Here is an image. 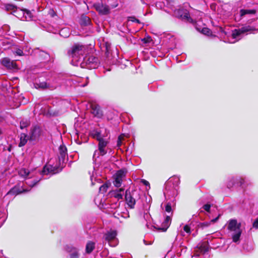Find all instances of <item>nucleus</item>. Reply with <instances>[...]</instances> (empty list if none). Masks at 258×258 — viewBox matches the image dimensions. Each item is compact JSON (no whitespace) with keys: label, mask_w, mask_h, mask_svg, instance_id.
Here are the masks:
<instances>
[{"label":"nucleus","mask_w":258,"mask_h":258,"mask_svg":"<svg viewBox=\"0 0 258 258\" xmlns=\"http://www.w3.org/2000/svg\"><path fill=\"white\" fill-rule=\"evenodd\" d=\"M90 178H91V182H92V184H94V182H93V177L91 176Z\"/></svg>","instance_id":"864d4df0"},{"label":"nucleus","mask_w":258,"mask_h":258,"mask_svg":"<svg viewBox=\"0 0 258 258\" xmlns=\"http://www.w3.org/2000/svg\"><path fill=\"white\" fill-rule=\"evenodd\" d=\"M202 33L204 34L209 35L211 34V30L208 28H204L202 30Z\"/></svg>","instance_id":"e433bc0d"},{"label":"nucleus","mask_w":258,"mask_h":258,"mask_svg":"<svg viewBox=\"0 0 258 258\" xmlns=\"http://www.w3.org/2000/svg\"><path fill=\"white\" fill-rule=\"evenodd\" d=\"M20 143L19 144V147H22L25 145L28 140H29V136H27L24 133H22L20 135Z\"/></svg>","instance_id":"393cba45"},{"label":"nucleus","mask_w":258,"mask_h":258,"mask_svg":"<svg viewBox=\"0 0 258 258\" xmlns=\"http://www.w3.org/2000/svg\"><path fill=\"white\" fill-rule=\"evenodd\" d=\"M96 10L99 12V13L103 15H107L109 13L110 9L108 6L101 4H98L96 6Z\"/></svg>","instance_id":"6ab92c4d"},{"label":"nucleus","mask_w":258,"mask_h":258,"mask_svg":"<svg viewBox=\"0 0 258 258\" xmlns=\"http://www.w3.org/2000/svg\"><path fill=\"white\" fill-rule=\"evenodd\" d=\"M24 13V21H29L32 20L33 15L30 11L25 9Z\"/></svg>","instance_id":"c85d7f7f"},{"label":"nucleus","mask_w":258,"mask_h":258,"mask_svg":"<svg viewBox=\"0 0 258 258\" xmlns=\"http://www.w3.org/2000/svg\"><path fill=\"white\" fill-rule=\"evenodd\" d=\"M70 34V32L68 28H63L61 29L59 31L60 35L64 38H67L68 37H69Z\"/></svg>","instance_id":"7c9ffc66"},{"label":"nucleus","mask_w":258,"mask_h":258,"mask_svg":"<svg viewBox=\"0 0 258 258\" xmlns=\"http://www.w3.org/2000/svg\"><path fill=\"white\" fill-rule=\"evenodd\" d=\"M171 218L170 216H166L161 224L160 226L156 225L154 226V227L158 230H162L163 231H165L167 230V228L169 227L171 224Z\"/></svg>","instance_id":"ddd939ff"},{"label":"nucleus","mask_w":258,"mask_h":258,"mask_svg":"<svg viewBox=\"0 0 258 258\" xmlns=\"http://www.w3.org/2000/svg\"><path fill=\"white\" fill-rule=\"evenodd\" d=\"M142 182L146 185H149V183L148 182V181H146V180H143L142 181Z\"/></svg>","instance_id":"de8ad7c7"},{"label":"nucleus","mask_w":258,"mask_h":258,"mask_svg":"<svg viewBox=\"0 0 258 258\" xmlns=\"http://www.w3.org/2000/svg\"><path fill=\"white\" fill-rule=\"evenodd\" d=\"M125 176V173L122 170H119L113 175V184L115 187L121 186L123 178Z\"/></svg>","instance_id":"9d476101"},{"label":"nucleus","mask_w":258,"mask_h":258,"mask_svg":"<svg viewBox=\"0 0 258 258\" xmlns=\"http://www.w3.org/2000/svg\"><path fill=\"white\" fill-rule=\"evenodd\" d=\"M83 61L91 68H96L98 67V58L94 56H90L83 58Z\"/></svg>","instance_id":"f8f14e48"},{"label":"nucleus","mask_w":258,"mask_h":258,"mask_svg":"<svg viewBox=\"0 0 258 258\" xmlns=\"http://www.w3.org/2000/svg\"><path fill=\"white\" fill-rule=\"evenodd\" d=\"M143 217H144L145 221L146 222V226L148 228H149V227H150L149 223H150L151 219L150 215L148 213H146L144 214Z\"/></svg>","instance_id":"473e14b6"},{"label":"nucleus","mask_w":258,"mask_h":258,"mask_svg":"<svg viewBox=\"0 0 258 258\" xmlns=\"http://www.w3.org/2000/svg\"><path fill=\"white\" fill-rule=\"evenodd\" d=\"M125 199L127 205L131 208H134L136 204V200L133 198V195L127 190L125 191Z\"/></svg>","instance_id":"f3484780"},{"label":"nucleus","mask_w":258,"mask_h":258,"mask_svg":"<svg viewBox=\"0 0 258 258\" xmlns=\"http://www.w3.org/2000/svg\"><path fill=\"white\" fill-rule=\"evenodd\" d=\"M109 141L110 139H106L105 141H101L98 142V149L94 151L93 156V160L94 162H97V159L100 156H103L107 153Z\"/></svg>","instance_id":"20e7f679"},{"label":"nucleus","mask_w":258,"mask_h":258,"mask_svg":"<svg viewBox=\"0 0 258 258\" xmlns=\"http://www.w3.org/2000/svg\"><path fill=\"white\" fill-rule=\"evenodd\" d=\"M91 113L98 118H101L103 115L102 111L100 106L96 104L92 105Z\"/></svg>","instance_id":"a211bd4d"},{"label":"nucleus","mask_w":258,"mask_h":258,"mask_svg":"<svg viewBox=\"0 0 258 258\" xmlns=\"http://www.w3.org/2000/svg\"><path fill=\"white\" fill-rule=\"evenodd\" d=\"M219 217V216H218L217 217L211 220V222L214 223V222H216L217 221V220L218 219Z\"/></svg>","instance_id":"49530a36"},{"label":"nucleus","mask_w":258,"mask_h":258,"mask_svg":"<svg viewBox=\"0 0 258 258\" xmlns=\"http://www.w3.org/2000/svg\"><path fill=\"white\" fill-rule=\"evenodd\" d=\"M179 183L180 179L178 176H173L170 177L165 184L164 195L172 197L177 195Z\"/></svg>","instance_id":"f257e3e1"},{"label":"nucleus","mask_w":258,"mask_h":258,"mask_svg":"<svg viewBox=\"0 0 258 258\" xmlns=\"http://www.w3.org/2000/svg\"><path fill=\"white\" fill-rule=\"evenodd\" d=\"M5 8L7 11H11V14L13 15L14 11L17 8L14 5L12 4H7L5 6Z\"/></svg>","instance_id":"72a5a7b5"},{"label":"nucleus","mask_w":258,"mask_h":258,"mask_svg":"<svg viewBox=\"0 0 258 258\" xmlns=\"http://www.w3.org/2000/svg\"><path fill=\"white\" fill-rule=\"evenodd\" d=\"M124 195V189L120 188L119 189L112 191L111 195L117 200H121L123 198Z\"/></svg>","instance_id":"aec40b11"},{"label":"nucleus","mask_w":258,"mask_h":258,"mask_svg":"<svg viewBox=\"0 0 258 258\" xmlns=\"http://www.w3.org/2000/svg\"><path fill=\"white\" fill-rule=\"evenodd\" d=\"M2 63L3 66L9 69H17V66L15 61L11 60L8 57H5L2 60Z\"/></svg>","instance_id":"dca6fc26"},{"label":"nucleus","mask_w":258,"mask_h":258,"mask_svg":"<svg viewBox=\"0 0 258 258\" xmlns=\"http://www.w3.org/2000/svg\"><path fill=\"white\" fill-rule=\"evenodd\" d=\"M253 227L256 229L258 228V218L253 222Z\"/></svg>","instance_id":"a18cd8bd"},{"label":"nucleus","mask_w":258,"mask_h":258,"mask_svg":"<svg viewBox=\"0 0 258 258\" xmlns=\"http://www.w3.org/2000/svg\"><path fill=\"white\" fill-rule=\"evenodd\" d=\"M122 139V137H121V136H119L118 137V140H117V145L118 147H119L120 146H121Z\"/></svg>","instance_id":"c03bdc74"},{"label":"nucleus","mask_w":258,"mask_h":258,"mask_svg":"<svg viewBox=\"0 0 258 258\" xmlns=\"http://www.w3.org/2000/svg\"><path fill=\"white\" fill-rule=\"evenodd\" d=\"M35 87L37 89H51V87L50 85L45 82H36L34 84Z\"/></svg>","instance_id":"5701e85b"},{"label":"nucleus","mask_w":258,"mask_h":258,"mask_svg":"<svg viewBox=\"0 0 258 258\" xmlns=\"http://www.w3.org/2000/svg\"><path fill=\"white\" fill-rule=\"evenodd\" d=\"M58 172V168L56 166H53L50 163L47 164L42 171V174H48L49 173L54 174Z\"/></svg>","instance_id":"2eb2a0df"},{"label":"nucleus","mask_w":258,"mask_h":258,"mask_svg":"<svg viewBox=\"0 0 258 258\" xmlns=\"http://www.w3.org/2000/svg\"><path fill=\"white\" fill-rule=\"evenodd\" d=\"M90 19L88 17L83 15L81 17L80 23L82 25L87 26L90 24Z\"/></svg>","instance_id":"cd10ccee"},{"label":"nucleus","mask_w":258,"mask_h":258,"mask_svg":"<svg viewBox=\"0 0 258 258\" xmlns=\"http://www.w3.org/2000/svg\"><path fill=\"white\" fill-rule=\"evenodd\" d=\"M2 134L1 130H0V135Z\"/></svg>","instance_id":"4d7b16f0"},{"label":"nucleus","mask_w":258,"mask_h":258,"mask_svg":"<svg viewBox=\"0 0 258 258\" xmlns=\"http://www.w3.org/2000/svg\"><path fill=\"white\" fill-rule=\"evenodd\" d=\"M39 181V180L35 179L32 180L31 182H27V184H28L30 186L33 187Z\"/></svg>","instance_id":"ea45409f"},{"label":"nucleus","mask_w":258,"mask_h":258,"mask_svg":"<svg viewBox=\"0 0 258 258\" xmlns=\"http://www.w3.org/2000/svg\"><path fill=\"white\" fill-rule=\"evenodd\" d=\"M95 248V243L92 241H89L87 243L86 246V252L91 253Z\"/></svg>","instance_id":"c756f323"},{"label":"nucleus","mask_w":258,"mask_h":258,"mask_svg":"<svg viewBox=\"0 0 258 258\" xmlns=\"http://www.w3.org/2000/svg\"><path fill=\"white\" fill-rule=\"evenodd\" d=\"M240 227L241 224L237 223L235 219L230 220L227 223V230L234 242H237L239 240L242 233Z\"/></svg>","instance_id":"f03ea898"},{"label":"nucleus","mask_w":258,"mask_h":258,"mask_svg":"<svg viewBox=\"0 0 258 258\" xmlns=\"http://www.w3.org/2000/svg\"><path fill=\"white\" fill-rule=\"evenodd\" d=\"M185 233H186L188 235H189L191 233L190 227L188 224L184 225L183 227V230H181L180 231V234L182 236H184L185 235Z\"/></svg>","instance_id":"bb28decb"},{"label":"nucleus","mask_w":258,"mask_h":258,"mask_svg":"<svg viewBox=\"0 0 258 258\" xmlns=\"http://www.w3.org/2000/svg\"><path fill=\"white\" fill-rule=\"evenodd\" d=\"M197 13H198V14L200 16L203 14L202 12L200 11H197Z\"/></svg>","instance_id":"09e8293b"},{"label":"nucleus","mask_w":258,"mask_h":258,"mask_svg":"<svg viewBox=\"0 0 258 258\" xmlns=\"http://www.w3.org/2000/svg\"><path fill=\"white\" fill-rule=\"evenodd\" d=\"M171 204L169 203H168L166 206H165V211L168 213L170 212L171 211Z\"/></svg>","instance_id":"a19ab883"},{"label":"nucleus","mask_w":258,"mask_h":258,"mask_svg":"<svg viewBox=\"0 0 258 258\" xmlns=\"http://www.w3.org/2000/svg\"><path fill=\"white\" fill-rule=\"evenodd\" d=\"M48 14L50 17H53L55 15V13L52 9H49L48 12Z\"/></svg>","instance_id":"79ce46f5"},{"label":"nucleus","mask_w":258,"mask_h":258,"mask_svg":"<svg viewBox=\"0 0 258 258\" xmlns=\"http://www.w3.org/2000/svg\"><path fill=\"white\" fill-rule=\"evenodd\" d=\"M29 122L27 120H22L20 122V128L21 129L24 128L28 126Z\"/></svg>","instance_id":"c9c22d12"},{"label":"nucleus","mask_w":258,"mask_h":258,"mask_svg":"<svg viewBox=\"0 0 258 258\" xmlns=\"http://www.w3.org/2000/svg\"><path fill=\"white\" fill-rule=\"evenodd\" d=\"M86 47L85 45L76 43L73 45L68 51L69 56L73 58L75 61H79L84 58V55L86 52Z\"/></svg>","instance_id":"7ed1b4c3"},{"label":"nucleus","mask_w":258,"mask_h":258,"mask_svg":"<svg viewBox=\"0 0 258 258\" xmlns=\"http://www.w3.org/2000/svg\"><path fill=\"white\" fill-rule=\"evenodd\" d=\"M40 55L44 58V59H48L49 57V54L44 52V51H40Z\"/></svg>","instance_id":"58836bf2"},{"label":"nucleus","mask_w":258,"mask_h":258,"mask_svg":"<svg viewBox=\"0 0 258 258\" xmlns=\"http://www.w3.org/2000/svg\"><path fill=\"white\" fill-rule=\"evenodd\" d=\"M255 13L254 10H244L242 9L240 11V15L242 17L246 14H254Z\"/></svg>","instance_id":"2f4dec72"},{"label":"nucleus","mask_w":258,"mask_h":258,"mask_svg":"<svg viewBox=\"0 0 258 258\" xmlns=\"http://www.w3.org/2000/svg\"><path fill=\"white\" fill-rule=\"evenodd\" d=\"M25 9H21L20 8H17L15 11H14L13 15L17 17L18 19L24 21Z\"/></svg>","instance_id":"4be33fe9"},{"label":"nucleus","mask_w":258,"mask_h":258,"mask_svg":"<svg viewBox=\"0 0 258 258\" xmlns=\"http://www.w3.org/2000/svg\"><path fill=\"white\" fill-rule=\"evenodd\" d=\"M142 41L144 42V43H147L148 42V41L146 39V38H144L142 39Z\"/></svg>","instance_id":"3c124183"},{"label":"nucleus","mask_w":258,"mask_h":258,"mask_svg":"<svg viewBox=\"0 0 258 258\" xmlns=\"http://www.w3.org/2000/svg\"><path fill=\"white\" fill-rule=\"evenodd\" d=\"M132 20V21H133V22H135V21H136V20H135V19H132V20Z\"/></svg>","instance_id":"6e6d98bb"},{"label":"nucleus","mask_w":258,"mask_h":258,"mask_svg":"<svg viewBox=\"0 0 258 258\" xmlns=\"http://www.w3.org/2000/svg\"><path fill=\"white\" fill-rule=\"evenodd\" d=\"M144 241V243L145 244V245H149V244H151V243H148L145 240H143Z\"/></svg>","instance_id":"8fccbe9b"},{"label":"nucleus","mask_w":258,"mask_h":258,"mask_svg":"<svg viewBox=\"0 0 258 258\" xmlns=\"http://www.w3.org/2000/svg\"><path fill=\"white\" fill-rule=\"evenodd\" d=\"M244 183V179L240 177H232L227 182V186L228 188H231L235 184H239V186H242Z\"/></svg>","instance_id":"4468645a"},{"label":"nucleus","mask_w":258,"mask_h":258,"mask_svg":"<svg viewBox=\"0 0 258 258\" xmlns=\"http://www.w3.org/2000/svg\"><path fill=\"white\" fill-rule=\"evenodd\" d=\"M174 15L182 20H185L191 23H196L200 20L201 18H195L194 20L190 17L189 12L187 10L183 9H176L174 11Z\"/></svg>","instance_id":"423d86ee"},{"label":"nucleus","mask_w":258,"mask_h":258,"mask_svg":"<svg viewBox=\"0 0 258 258\" xmlns=\"http://www.w3.org/2000/svg\"><path fill=\"white\" fill-rule=\"evenodd\" d=\"M203 224L206 225V226H208V223H207V222L206 223H204Z\"/></svg>","instance_id":"5fc2aeb1"},{"label":"nucleus","mask_w":258,"mask_h":258,"mask_svg":"<svg viewBox=\"0 0 258 258\" xmlns=\"http://www.w3.org/2000/svg\"><path fill=\"white\" fill-rule=\"evenodd\" d=\"M41 173L36 170L29 171L26 168H21L19 171V175L25 179L33 178L36 174H40Z\"/></svg>","instance_id":"6e6552de"},{"label":"nucleus","mask_w":258,"mask_h":258,"mask_svg":"<svg viewBox=\"0 0 258 258\" xmlns=\"http://www.w3.org/2000/svg\"><path fill=\"white\" fill-rule=\"evenodd\" d=\"M108 188V186L107 184H103L99 187V191L102 193H104L106 192L107 189Z\"/></svg>","instance_id":"f704fd0d"},{"label":"nucleus","mask_w":258,"mask_h":258,"mask_svg":"<svg viewBox=\"0 0 258 258\" xmlns=\"http://www.w3.org/2000/svg\"><path fill=\"white\" fill-rule=\"evenodd\" d=\"M254 29L250 26H245L241 28L235 29L232 31L231 38L232 40H229V42L234 43L242 38L244 33L251 32Z\"/></svg>","instance_id":"39448f33"},{"label":"nucleus","mask_w":258,"mask_h":258,"mask_svg":"<svg viewBox=\"0 0 258 258\" xmlns=\"http://www.w3.org/2000/svg\"><path fill=\"white\" fill-rule=\"evenodd\" d=\"M42 134L41 128L39 126H35L31 128L29 134L30 141H37Z\"/></svg>","instance_id":"1a4fd4ad"},{"label":"nucleus","mask_w":258,"mask_h":258,"mask_svg":"<svg viewBox=\"0 0 258 258\" xmlns=\"http://www.w3.org/2000/svg\"><path fill=\"white\" fill-rule=\"evenodd\" d=\"M24 191H25V190H21L19 187L15 186L12 188H11L7 194V195H12L16 196L18 194H20Z\"/></svg>","instance_id":"a878e982"},{"label":"nucleus","mask_w":258,"mask_h":258,"mask_svg":"<svg viewBox=\"0 0 258 258\" xmlns=\"http://www.w3.org/2000/svg\"><path fill=\"white\" fill-rule=\"evenodd\" d=\"M117 232L116 230H110L105 233L104 235V238L111 246H115L118 243V240L116 238Z\"/></svg>","instance_id":"0eeeda50"},{"label":"nucleus","mask_w":258,"mask_h":258,"mask_svg":"<svg viewBox=\"0 0 258 258\" xmlns=\"http://www.w3.org/2000/svg\"><path fill=\"white\" fill-rule=\"evenodd\" d=\"M210 208L211 206L209 204H206L203 206V209L207 212H209L210 211Z\"/></svg>","instance_id":"37998d69"},{"label":"nucleus","mask_w":258,"mask_h":258,"mask_svg":"<svg viewBox=\"0 0 258 258\" xmlns=\"http://www.w3.org/2000/svg\"><path fill=\"white\" fill-rule=\"evenodd\" d=\"M91 136L94 139H96L98 142L101 141H105L106 140V139H110V137L108 136V133H107L106 131H105L104 134H102L101 131L93 130L91 132Z\"/></svg>","instance_id":"9b49d317"},{"label":"nucleus","mask_w":258,"mask_h":258,"mask_svg":"<svg viewBox=\"0 0 258 258\" xmlns=\"http://www.w3.org/2000/svg\"><path fill=\"white\" fill-rule=\"evenodd\" d=\"M132 18V19H135V20H136V21H135V22H137V23H140V21H139V20L138 19H136L135 18Z\"/></svg>","instance_id":"603ef678"},{"label":"nucleus","mask_w":258,"mask_h":258,"mask_svg":"<svg viewBox=\"0 0 258 258\" xmlns=\"http://www.w3.org/2000/svg\"><path fill=\"white\" fill-rule=\"evenodd\" d=\"M14 54L19 56H22L24 55L23 51L20 48H17L15 51L13 52Z\"/></svg>","instance_id":"4c0bfd02"},{"label":"nucleus","mask_w":258,"mask_h":258,"mask_svg":"<svg viewBox=\"0 0 258 258\" xmlns=\"http://www.w3.org/2000/svg\"><path fill=\"white\" fill-rule=\"evenodd\" d=\"M66 250L71 253L70 255L71 258H78L79 255L77 248L71 246H67Z\"/></svg>","instance_id":"412c9836"},{"label":"nucleus","mask_w":258,"mask_h":258,"mask_svg":"<svg viewBox=\"0 0 258 258\" xmlns=\"http://www.w3.org/2000/svg\"><path fill=\"white\" fill-rule=\"evenodd\" d=\"M59 160L61 159L62 160H63L66 156L67 155V149L65 146L63 145H60L59 147Z\"/></svg>","instance_id":"b1692460"}]
</instances>
